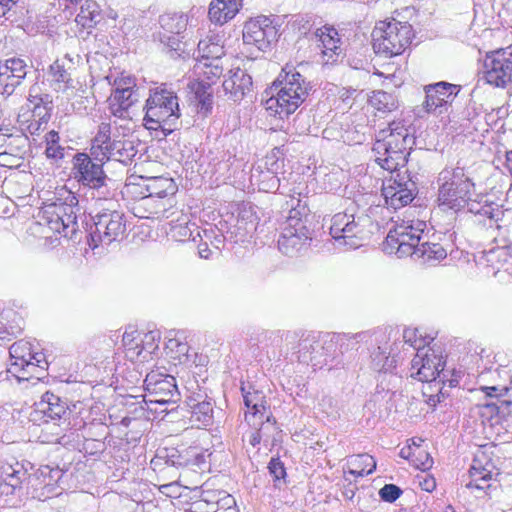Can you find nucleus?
Instances as JSON below:
<instances>
[{
  "mask_svg": "<svg viewBox=\"0 0 512 512\" xmlns=\"http://www.w3.org/2000/svg\"><path fill=\"white\" fill-rule=\"evenodd\" d=\"M63 471L50 466H35L29 461L16 462L3 467L0 493L3 495H26L45 501L61 494L58 483Z\"/></svg>",
  "mask_w": 512,
  "mask_h": 512,
  "instance_id": "nucleus-1",
  "label": "nucleus"
},
{
  "mask_svg": "<svg viewBox=\"0 0 512 512\" xmlns=\"http://www.w3.org/2000/svg\"><path fill=\"white\" fill-rule=\"evenodd\" d=\"M207 454L196 446L164 447L157 450L150 464L165 478L180 479L189 472L202 473L207 469Z\"/></svg>",
  "mask_w": 512,
  "mask_h": 512,
  "instance_id": "nucleus-2",
  "label": "nucleus"
},
{
  "mask_svg": "<svg viewBox=\"0 0 512 512\" xmlns=\"http://www.w3.org/2000/svg\"><path fill=\"white\" fill-rule=\"evenodd\" d=\"M278 90L276 96L266 101V109L280 119L294 113L312 91L310 81L293 66H286L274 82Z\"/></svg>",
  "mask_w": 512,
  "mask_h": 512,
  "instance_id": "nucleus-3",
  "label": "nucleus"
},
{
  "mask_svg": "<svg viewBox=\"0 0 512 512\" xmlns=\"http://www.w3.org/2000/svg\"><path fill=\"white\" fill-rule=\"evenodd\" d=\"M414 143L408 128L402 121H393L376 136L373 151L376 162L385 170L394 173L405 167L409 150Z\"/></svg>",
  "mask_w": 512,
  "mask_h": 512,
  "instance_id": "nucleus-4",
  "label": "nucleus"
},
{
  "mask_svg": "<svg viewBox=\"0 0 512 512\" xmlns=\"http://www.w3.org/2000/svg\"><path fill=\"white\" fill-rule=\"evenodd\" d=\"M144 124L148 129H161L165 135L176 129L180 118V109L176 92L166 84H161L149 90L146 99Z\"/></svg>",
  "mask_w": 512,
  "mask_h": 512,
  "instance_id": "nucleus-5",
  "label": "nucleus"
},
{
  "mask_svg": "<svg viewBox=\"0 0 512 512\" xmlns=\"http://www.w3.org/2000/svg\"><path fill=\"white\" fill-rule=\"evenodd\" d=\"M437 202L443 209L459 212L469 196L475 195L476 184L463 167H446L438 175Z\"/></svg>",
  "mask_w": 512,
  "mask_h": 512,
  "instance_id": "nucleus-6",
  "label": "nucleus"
},
{
  "mask_svg": "<svg viewBox=\"0 0 512 512\" xmlns=\"http://www.w3.org/2000/svg\"><path fill=\"white\" fill-rule=\"evenodd\" d=\"M71 174L81 186L92 191V197L107 200L114 197V181L103 170V165L94 162L86 153L73 156Z\"/></svg>",
  "mask_w": 512,
  "mask_h": 512,
  "instance_id": "nucleus-7",
  "label": "nucleus"
},
{
  "mask_svg": "<svg viewBox=\"0 0 512 512\" xmlns=\"http://www.w3.org/2000/svg\"><path fill=\"white\" fill-rule=\"evenodd\" d=\"M414 37L412 26L395 19L380 21L372 31L376 54L391 58L402 54Z\"/></svg>",
  "mask_w": 512,
  "mask_h": 512,
  "instance_id": "nucleus-8",
  "label": "nucleus"
},
{
  "mask_svg": "<svg viewBox=\"0 0 512 512\" xmlns=\"http://www.w3.org/2000/svg\"><path fill=\"white\" fill-rule=\"evenodd\" d=\"M308 216L292 209L278 238V248L286 256L294 257L305 252L312 241V230Z\"/></svg>",
  "mask_w": 512,
  "mask_h": 512,
  "instance_id": "nucleus-9",
  "label": "nucleus"
},
{
  "mask_svg": "<svg viewBox=\"0 0 512 512\" xmlns=\"http://www.w3.org/2000/svg\"><path fill=\"white\" fill-rule=\"evenodd\" d=\"M65 196L44 207L50 228L64 237L72 238L78 229L77 216L80 213L79 200L71 191H64Z\"/></svg>",
  "mask_w": 512,
  "mask_h": 512,
  "instance_id": "nucleus-10",
  "label": "nucleus"
},
{
  "mask_svg": "<svg viewBox=\"0 0 512 512\" xmlns=\"http://www.w3.org/2000/svg\"><path fill=\"white\" fill-rule=\"evenodd\" d=\"M425 227L423 221H402L388 232L383 243L384 251L399 258L412 257L423 239Z\"/></svg>",
  "mask_w": 512,
  "mask_h": 512,
  "instance_id": "nucleus-11",
  "label": "nucleus"
},
{
  "mask_svg": "<svg viewBox=\"0 0 512 512\" xmlns=\"http://www.w3.org/2000/svg\"><path fill=\"white\" fill-rule=\"evenodd\" d=\"M445 361L441 354H437L436 351L429 348H419L415 357L411 362L412 373L411 376L422 382H438L434 386H438L439 383L445 384L446 374L444 373ZM459 375L453 374V377L447 379L449 387H455L459 383Z\"/></svg>",
  "mask_w": 512,
  "mask_h": 512,
  "instance_id": "nucleus-12",
  "label": "nucleus"
},
{
  "mask_svg": "<svg viewBox=\"0 0 512 512\" xmlns=\"http://www.w3.org/2000/svg\"><path fill=\"white\" fill-rule=\"evenodd\" d=\"M365 217H355L353 214L337 213L331 219L330 235L338 244L349 249H356L367 239Z\"/></svg>",
  "mask_w": 512,
  "mask_h": 512,
  "instance_id": "nucleus-13",
  "label": "nucleus"
},
{
  "mask_svg": "<svg viewBox=\"0 0 512 512\" xmlns=\"http://www.w3.org/2000/svg\"><path fill=\"white\" fill-rule=\"evenodd\" d=\"M243 44L251 51L266 52L278 39V28L268 16H258L245 22Z\"/></svg>",
  "mask_w": 512,
  "mask_h": 512,
  "instance_id": "nucleus-14",
  "label": "nucleus"
},
{
  "mask_svg": "<svg viewBox=\"0 0 512 512\" xmlns=\"http://www.w3.org/2000/svg\"><path fill=\"white\" fill-rule=\"evenodd\" d=\"M125 230L126 225L121 212L108 210L97 214L89 234L93 242V248L97 247L98 243L110 244L118 240Z\"/></svg>",
  "mask_w": 512,
  "mask_h": 512,
  "instance_id": "nucleus-15",
  "label": "nucleus"
},
{
  "mask_svg": "<svg viewBox=\"0 0 512 512\" xmlns=\"http://www.w3.org/2000/svg\"><path fill=\"white\" fill-rule=\"evenodd\" d=\"M417 194V185L408 175H391L382 185V195L385 203L393 209L402 208L410 204Z\"/></svg>",
  "mask_w": 512,
  "mask_h": 512,
  "instance_id": "nucleus-16",
  "label": "nucleus"
},
{
  "mask_svg": "<svg viewBox=\"0 0 512 512\" xmlns=\"http://www.w3.org/2000/svg\"><path fill=\"white\" fill-rule=\"evenodd\" d=\"M498 475V469L491 461L483 463L481 458L476 456L469 469V481L465 487L478 492L477 497H481L480 494L490 495L497 488Z\"/></svg>",
  "mask_w": 512,
  "mask_h": 512,
  "instance_id": "nucleus-17",
  "label": "nucleus"
},
{
  "mask_svg": "<svg viewBox=\"0 0 512 512\" xmlns=\"http://www.w3.org/2000/svg\"><path fill=\"white\" fill-rule=\"evenodd\" d=\"M484 69L487 83L505 87L512 81V53L498 50L488 54L484 61Z\"/></svg>",
  "mask_w": 512,
  "mask_h": 512,
  "instance_id": "nucleus-18",
  "label": "nucleus"
},
{
  "mask_svg": "<svg viewBox=\"0 0 512 512\" xmlns=\"http://www.w3.org/2000/svg\"><path fill=\"white\" fill-rule=\"evenodd\" d=\"M144 388L149 393L151 402L166 404L179 399V391L173 376L151 371L144 379Z\"/></svg>",
  "mask_w": 512,
  "mask_h": 512,
  "instance_id": "nucleus-19",
  "label": "nucleus"
},
{
  "mask_svg": "<svg viewBox=\"0 0 512 512\" xmlns=\"http://www.w3.org/2000/svg\"><path fill=\"white\" fill-rule=\"evenodd\" d=\"M425 101L423 107L426 112L431 113L439 109V113L446 111L447 106L451 105L456 96L461 90L460 85L451 84L445 81H440L434 84L426 85L425 88Z\"/></svg>",
  "mask_w": 512,
  "mask_h": 512,
  "instance_id": "nucleus-20",
  "label": "nucleus"
},
{
  "mask_svg": "<svg viewBox=\"0 0 512 512\" xmlns=\"http://www.w3.org/2000/svg\"><path fill=\"white\" fill-rule=\"evenodd\" d=\"M10 365L8 371L19 381L29 380L36 373L35 366L32 363V352L28 342L18 341L9 348Z\"/></svg>",
  "mask_w": 512,
  "mask_h": 512,
  "instance_id": "nucleus-21",
  "label": "nucleus"
},
{
  "mask_svg": "<svg viewBox=\"0 0 512 512\" xmlns=\"http://www.w3.org/2000/svg\"><path fill=\"white\" fill-rule=\"evenodd\" d=\"M133 78H128V86L118 85L109 97V110L117 118L128 117V110L138 101L139 95Z\"/></svg>",
  "mask_w": 512,
  "mask_h": 512,
  "instance_id": "nucleus-22",
  "label": "nucleus"
},
{
  "mask_svg": "<svg viewBox=\"0 0 512 512\" xmlns=\"http://www.w3.org/2000/svg\"><path fill=\"white\" fill-rule=\"evenodd\" d=\"M190 413V421L198 426H208L213 422L212 399L204 391L191 392L185 400Z\"/></svg>",
  "mask_w": 512,
  "mask_h": 512,
  "instance_id": "nucleus-23",
  "label": "nucleus"
},
{
  "mask_svg": "<svg viewBox=\"0 0 512 512\" xmlns=\"http://www.w3.org/2000/svg\"><path fill=\"white\" fill-rule=\"evenodd\" d=\"M465 209L476 217L484 218L483 222L480 219L478 222L488 228H493L499 220V215L502 214L497 204L488 201L485 195L476 191L475 195L469 196L467 203L463 205V210Z\"/></svg>",
  "mask_w": 512,
  "mask_h": 512,
  "instance_id": "nucleus-24",
  "label": "nucleus"
},
{
  "mask_svg": "<svg viewBox=\"0 0 512 512\" xmlns=\"http://www.w3.org/2000/svg\"><path fill=\"white\" fill-rule=\"evenodd\" d=\"M223 90L234 102L240 101L252 89V77L240 68L229 71V76L223 82Z\"/></svg>",
  "mask_w": 512,
  "mask_h": 512,
  "instance_id": "nucleus-25",
  "label": "nucleus"
},
{
  "mask_svg": "<svg viewBox=\"0 0 512 512\" xmlns=\"http://www.w3.org/2000/svg\"><path fill=\"white\" fill-rule=\"evenodd\" d=\"M314 35L321 43L319 47H321L323 63L336 62L337 57L342 52L338 31L332 26H323L318 28Z\"/></svg>",
  "mask_w": 512,
  "mask_h": 512,
  "instance_id": "nucleus-26",
  "label": "nucleus"
},
{
  "mask_svg": "<svg viewBox=\"0 0 512 512\" xmlns=\"http://www.w3.org/2000/svg\"><path fill=\"white\" fill-rule=\"evenodd\" d=\"M243 400L245 406L248 408V412L245 414V420L251 427H257L259 425L258 420L263 422V419H273L271 412L265 405L264 396L258 391L244 394Z\"/></svg>",
  "mask_w": 512,
  "mask_h": 512,
  "instance_id": "nucleus-27",
  "label": "nucleus"
},
{
  "mask_svg": "<svg viewBox=\"0 0 512 512\" xmlns=\"http://www.w3.org/2000/svg\"><path fill=\"white\" fill-rule=\"evenodd\" d=\"M243 0H212L209 5L210 20L223 25L233 19L239 12Z\"/></svg>",
  "mask_w": 512,
  "mask_h": 512,
  "instance_id": "nucleus-28",
  "label": "nucleus"
},
{
  "mask_svg": "<svg viewBox=\"0 0 512 512\" xmlns=\"http://www.w3.org/2000/svg\"><path fill=\"white\" fill-rule=\"evenodd\" d=\"M102 20V8L96 0H85L75 18L76 24L87 30L95 28Z\"/></svg>",
  "mask_w": 512,
  "mask_h": 512,
  "instance_id": "nucleus-29",
  "label": "nucleus"
},
{
  "mask_svg": "<svg viewBox=\"0 0 512 512\" xmlns=\"http://www.w3.org/2000/svg\"><path fill=\"white\" fill-rule=\"evenodd\" d=\"M37 406L41 413L52 420H60L68 413L66 401L49 391L42 395Z\"/></svg>",
  "mask_w": 512,
  "mask_h": 512,
  "instance_id": "nucleus-30",
  "label": "nucleus"
},
{
  "mask_svg": "<svg viewBox=\"0 0 512 512\" xmlns=\"http://www.w3.org/2000/svg\"><path fill=\"white\" fill-rule=\"evenodd\" d=\"M482 390L487 396L492 398L490 402L485 404V408L490 413V417L495 418L496 423L502 419L507 421V418H512V401L498 397L494 398V392L497 391V387L495 386H486L483 387Z\"/></svg>",
  "mask_w": 512,
  "mask_h": 512,
  "instance_id": "nucleus-31",
  "label": "nucleus"
},
{
  "mask_svg": "<svg viewBox=\"0 0 512 512\" xmlns=\"http://www.w3.org/2000/svg\"><path fill=\"white\" fill-rule=\"evenodd\" d=\"M138 149L133 141L130 140H113L109 145L108 152H105L104 160H115L125 165L132 162L137 155Z\"/></svg>",
  "mask_w": 512,
  "mask_h": 512,
  "instance_id": "nucleus-32",
  "label": "nucleus"
},
{
  "mask_svg": "<svg viewBox=\"0 0 512 512\" xmlns=\"http://www.w3.org/2000/svg\"><path fill=\"white\" fill-rule=\"evenodd\" d=\"M146 191L148 195L144 198L146 201L154 197L160 199L166 198L169 195H174L176 192V185L172 178L168 177H153L150 178L146 184Z\"/></svg>",
  "mask_w": 512,
  "mask_h": 512,
  "instance_id": "nucleus-33",
  "label": "nucleus"
},
{
  "mask_svg": "<svg viewBox=\"0 0 512 512\" xmlns=\"http://www.w3.org/2000/svg\"><path fill=\"white\" fill-rule=\"evenodd\" d=\"M111 125L109 123H101L98 132L92 141L91 154L98 160L105 159V152H108L111 145Z\"/></svg>",
  "mask_w": 512,
  "mask_h": 512,
  "instance_id": "nucleus-34",
  "label": "nucleus"
},
{
  "mask_svg": "<svg viewBox=\"0 0 512 512\" xmlns=\"http://www.w3.org/2000/svg\"><path fill=\"white\" fill-rule=\"evenodd\" d=\"M447 252L440 243L421 241L412 257L422 259L424 263L445 259Z\"/></svg>",
  "mask_w": 512,
  "mask_h": 512,
  "instance_id": "nucleus-35",
  "label": "nucleus"
},
{
  "mask_svg": "<svg viewBox=\"0 0 512 512\" xmlns=\"http://www.w3.org/2000/svg\"><path fill=\"white\" fill-rule=\"evenodd\" d=\"M160 26L167 32L179 35L186 30L187 16L184 13H165L159 18Z\"/></svg>",
  "mask_w": 512,
  "mask_h": 512,
  "instance_id": "nucleus-36",
  "label": "nucleus"
},
{
  "mask_svg": "<svg viewBox=\"0 0 512 512\" xmlns=\"http://www.w3.org/2000/svg\"><path fill=\"white\" fill-rule=\"evenodd\" d=\"M221 493L222 490L203 488L200 500L194 503L195 508L199 510L196 512H217Z\"/></svg>",
  "mask_w": 512,
  "mask_h": 512,
  "instance_id": "nucleus-37",
  "label": "nucleus"
},
{
  "mask_svg": "<svg viewBox=\"0 0 512 512\" xmlns=\"http://www.w3.org/2000/svg\"><path fill=\"white\" fill-rule=\"evenodd\" d=\"M371 105L382 112H391L397 108L395 96L383 90H377L372 93L369 99Z\"/></svg>",
  "mask_w": 512,
  "mask_h": 512,
  "instance_id": "nucleus-38",
  "label": "nucleus"
},
{
  "mask_svg": "<svg viewBox=\"0 0 512 512\" xmlns=\"http://www.w3.org/2000/svg\"><path fill=\"white\" fill-rule=\"evenodd\" d=\"M140 336L141 333L136 329L130 331L126 330L123 334L122 342L125 347L126 357L131 361H135L141 357V350H139Z\"/></svg>",
  "mask_w": 512,
  "mask_h": 512,
  "instance_id": "nucleus-39",
  "label": "nucleus"
},
{
  "mask_svg": "<svg viewBox=\"0 0 512 512\" xmlns=\"http://www.w3.org/2000/svg\"><path fill=\"white\" fill-rule=\"evenodd\" d=\"M30 66L27 61L20 57H10L3 61H0V71L9 72L12 75H19L20 79L24 81L26 78Z\"/></svg>",
  "mask_w": 512,
  "mask_h": 512,
  "instance_id": "nucleus-40",
  "label": "nucleus"
},
{
  "mask_svg": "<svg viewBox=\"0 0 512 512\" xmlns=\"http://www.w3.org/2000/svg\"><path fill=\"white\" fill-rule=\"evenodd\" d=\"M60 137L59 133L55 130H51L45 135V155L48 159L59 161L64 158L65 148L59 144Z\"/></svg>",
  "mask_w": 512,
  "mask_h": 512,
  "instance_id": "nucleus-41",
  "label": "nucleus"
},
{
  "mask_svg": "<svg viewBox=\"0 0 512 512\" xmlns=\"http://www.w3.org/2000/svg\"><path fill=\"white\" fill-rule=\"evenodd\" d=\"M371 357L373 369L378 372H390L396 367V357L394 355H386V351L381 347H378Z\"/></svg>",
  "mask_w": 512,
  "mask_h": 512,
  "instance_id": "nucleus-42",
  "label": "nucleus"
},
{
  "mask_svg": "<svg viewBox=\"0 0 512 512\" xmlns=\"http://www.w3.org/2000/svg\"><path fill=\"white\" fill-rule=\"evenodd\" d=\"M195 99L201 112L207 114L212 109L213 91L209 83H199L195 89Z\"/></svg>",
  "mask_w": 512,
  "mask_h": 512,
  "instance_id": "nucleus-43",
  "label": "nucleus"
},
{
  "mask_svg": "<svg viewBox=\"0 0 512 512\" xmlns=\"http://www.w3.org/2000/svg\"><path fill=\"white\" fill-rule=\"evenodd\" d=\"M353 466L359 468L351 469L349 472L357 477H363L365 475L372 474L376 469V461L371 455L359 454L351 461Z\"/></svg>",
  "mask_w": 512,
  "mask_h": 512,
  "instance_id": "nucleus-44",
  "label": "nucleus"
},
{
  "mask_svg": "<svg viewBox=\"0 0 512 512\" xmlns=\"http://www.w3.org/2000/svg\"><path fill=\"white\" fill-rule=\"evenodd\" d=\"M259 425L257 427H253L254 431L251 433L249 438V443L255 447L258 445L264 437H269V434L272 430L275 429V420L274 419H263L258 420Z\"/></svg>",
  "mask_w": 512,
  "mask_h": 512,
  "instance_id": "nucleus-45",
  "label": "nucleus"
},
{
  "mask_svg": "<svg viewBox=\"0 0 512 512\" xmlns=\"http://www.w3.org/2000/svg\"><path fill=\"white\" fill-rule=\"evenodd\" d=\"M19 0H0V23L6 21L16 22L18 20V13L20 6Z\"/></svg>",
  "mask_w": 512,
  "mask_h": 512,
  "instance_id": "nucleus-46",
  "label": "nucleus"
},
{
  "mask_svg": "<svg viewBox=\"0 0 512 512\" xmlns=\"http://www.w3.org/2000/svg\"><path fill=\"white\" fill-rule=\"evenodd\" d=\"M199 52L202 53V58L205 62H210L213 59H220L224 55V48L215 43L207 44V41H200L198 44Z\"/></svg>",
  "mask_w": 512,
  "mask_h": 512,
  "instance_id": "nucleus-47",
  "label": "nucleus"
},
{
  "mask_svg": "<svg viewBox=\"0 0 512 512\" xmlns=\"http://www.w3.org/2000/svg\"><path fill=\"white\" fill-rule=\"evenodd\" d=\"M159 339V335L153 331L141 334L140 336V346L139 350H141V356L143 360L146 359V355L143 353L152 354L158 347L157 340Z\"/></svg>",
  "mask_w": 512,
  "mask_h": 512,
  "instance_id": "nucleus-48",
  "label": "nucleus"
},
{
  "mask_svg": "<svg viewBox=\"0 0 512 512\" xmlns=\"http://www.w3.org/2000/svg\"><path fill=\"white\" fill-rule=\"evenodd\" d=\"M49 74L52 77V80L56 83H63L67 87L70 85L72 81L70 73L64 68L59 61H55L49 68Z\"/></svg>",
  "mask_w": 512,
  "mask_h": 512,
  "instance_id": "nucleus-49",
  "label": "nucleus"
},
{
  "mask_svg": "<svg viewBox=\"0 0 512 512\" xmlns=\"http://www.w3.org/2000/svg\"><path fill=\"white\" fill-rule=\"evenodd\" d=\"M298 347V358L303 362H308L313 361L314 357L312 356V353L316 350V348H319L320 345L318 342L312 341L309 338H305L300 340Z\"/></svg>",
  "mask_w": 512,
  "mask_h": 512,
  "instance_id": "nucleus-50",
  "label": "nucleus"
},
{
  "mask_svg": "<svg viewBox=\"0 0 512 512\" xmlns=\"http://www.w3.org/2000/svg\"><path fill=\"white\" fill-rule=\"evenodd\" d=\"M167 348L170 351L175 352V356H173V357L175 359H178V361L180 363H184V362L188 361V359H189L188 352H189L190 347L188 346L187 343H182V342L178 341L177 339H170L167 343Z\"/></svg>",
  "mask_w": 512,
  "mask_h": 512,
  "instance_id": "nucleus-51",
  "label": "nucleus"
},
{
  "mask_svg": "<svg viewBox=\"0 0 512 512\" xmlns=\"http://www.w3.org/2000/svg\"><path fill=\"white\" fill-rule=\"evenodd\" d=\"M403 491L401 488L395 484H385L380 490H379V496L380 498L388 503H393L396 501Z\"/></svg>",
  "mask_w": 512,
  "mask_h": 512,
  "instance_id": "nucleus-52",
  "label": "nucleus"
},
{
  "mask_svg": "<svg viewBox=\"0 0 512 512\" xmlns=\"http://www.w3.org/2000/svg\"><path fill=\"white\" fill-rule=\"evenodd\" d=\"M268 470L275 482L284 480L286 477V469L284 463L279 458H271L268 464Z\"/></svg>",
  "mask_w": 512,
  "mask_h": 512,
  "instance_id": "nucleus-53",
  "label": "nucleus"
},
{
  "mask_svg": "<svg viewBox=\"0 0 512 512\" xmlns=\"http://www.w3.org/2000/svg\"><path fill=\"white\" fill-rule=\"evenodd\" d=\"M203 66L205 68L204 75L208 79H212L213 77L218 78L223 73V65L220 59H213L210 62H204Z\"/></svg>",
  "mask_w": 512,
  "mask_h": 512,
  "instance_id": "nucleus-54",
  "label": "nucleus"
},
{
  "mask_svg": "<svg viewBox=\"0 0 512 512\" xmlns=\"http://www.w3.org/2000/svg\"><path fill=\"white\" fill-rule=\"evenodd\" d=\"M416 332V329H405L403 332V339L405 344H408L410 347L418 351L419 348H425L426 342L425 339L417 338Z\"/></svg>",
  "mask_w": 512,
  "mask_h": 512,
  "instance_id": "nucleus-55",
  "label": "nucleus"
},
{
  "mask_svg": "<svg viewBox=\"0 0 512 512\" xmlns=\"http://www.w3.org/2000/svg\"><path fill=\"white\" fill-rule=\"evenodd\" d=\"M236 502L232 495L222 490L220 495L219 504H217V512H234Z\"/></svg>",
  "mask_w": 512,
  "mask_h": 512,
  "instance_id": "nucleus-56",
  "label": "nucleus"
},
{
  "mask_svg": "<svg viewBox=\"0 0 512 512\" xmlns=\"http://www.w3.org/2000/svg\"><path fill=\"white\" fill-rule=\"evenodd\" d=\"M32 363L37 364L35 366L36 373L31 378L40 379L41 378V372L45 371L47 369V361L45 360V355L43 353H32Z\"/></svg>",
  "mask_w": 512,
  "mask_h": 512,
  "instance_id": "nucleus-57",
  "label": "nucleus"
},
{
  "mask_svg": "<svg viewBox=\"0 0 512 512\" xmlns=\"http://www.w3.org/2000/svg\"><path fill=\"white\" fill-rule=\"evenodd\" d=\"M27 101L33 104V108L37 109L44 103V99L40 95V87L37 84L32 85L29 88Z\"/></svg>",
  "mask_w": 512,
  "mask_h": 512,
  "instance_id": "nucleus-58",
  "label": "nucleus"
},
{
  "mask_svg": "<svg viewBox=\"0 0 512 512\" xmlns=\"http://www.w3.org/2000/svg\"><path fill=\"white\" fill-rule=\"evenodd\" d=\"M419 485L422 490L432 492L436 488V481L432 476L424 475L419 477Z\"/></svg>",
  "mask_w": 512,
  "mask_h": 512,
  "instance_id": "nucleus-59",
  "label": "nucleus"
},
{
  "mask_svg": "<svg viewBox=\"0 0 512 512\" xmlns=\"http://www.w3.org/2000/svg\"><path fill=\"white\" fill-rule=\"evenodd\" d=\"M17 88L18 86H15L13 83L0 81V96L7 99L14 94Z\"/></svg>",
  "mask_w": 512,
  "mask_h": 512,
  "instance_id": "nucleus-60",
  "label": "nucleus"
},
{
  "mask_svg": "<svg viewBox=\"0 0 512 512\" xmlns=\"http://www.w3.org/2000/svg\"><path fill=\"white\" fill-rule=\"evenodd\" d=\"M0 81L9 82L15 84V86H20L23 83V80L20 79L18 75H12L9 72L0 71Z\"/></svg>",
  "mask_w": 512,
  "mask_h": 512,
  "instance_id": "nucleus-61",
  "label": "nucleus"
},
{
  "mask_svg": "<svg viewBox=\"0 0 512 512\" xmlns=\"http://www.w3.org/2000/svg\"><path fill=\"white\" fill-rule=\"evenodd\" d=\"M199 256L203 259H208L211 256L212 251L210 250L207 243L201 244L198 247Z\"/></svg>",
  "mask_w": 512,
  "mask_h": 512,
  "instance_id": "nucleus-62",
  "label": "nucleus"
},
{
  "mask_svg": "<svg viewBox=\"0 0 512 512\" xmlns=\"http://www.w3.org/2000/svg\"><path fill=\"white\" fill-rule=\"evenodd\" d=\"M274 156H271V157H268L267 158V161H266V164L268 165V169L273 172L274 174H277L279 168H280V165L278 163V160H275L273 162L270 163V160L273 159Z\"/></svg>",
  "mask_w": 512,
  "mask_h": 512,
  "instance_id": "nucleus-63",
  "label": "nucleus"
},
{
  "mask_svg": "<svg viewBox=\"0 0 512 512\" xmlns=\"http://www.w3.org/2000/svg\"><path fill=\"white\" fill-rule=\"evenodd\" d=\"M426 403L434 409L438 403H440L439 396H435V394H430L426 399Z\"/></svg>",
  "mask_w": 512,
  "mask_h": 512,
  "instance_id": "nucleus-64",
  "label": "nucleus"
}]
</instances>
